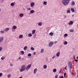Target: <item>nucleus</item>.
I'll return each mask as SVG.
<instances>
[{"mask_svg":"<svg viewBox=\"0 0 78 78\" xmlns=\"http://www.w3.org/2000/svg\"><path fill=\"white\" fill-rule=\"evenodd\" d=\"M63 4L65 6H67L68 4L69 3V2L68 0H63L62 1Z\"/></svg>","mask_w":78,"mask_h":78,"instance_id":"1","label":"nucleus"},{"mask_svg":"<svg viewBox=\"0 0 78 78\" xmlns=\"http://www.w3.org/2000/svg\"><path fill=\"white\" fill-rule=\"evenodd\" d=\"M25 70H26V65H24L21 67L20 72H22L23 71H25Z\"/></svg>","mask_w":78,"mask_h":78,"instance_id":"2","label":"nucleus"},{"mask_svg":"<svg viewBox=\"0 0 78 78\" xmlns=\"http://www.w3.org/2000/svg\"><path fill=\"white\" fill-rule=\"evenodd\" d=\"M68 67H69V69H72V67H73V66L72 65V63L71 61H69L68 62Z\"/></svg>","mask_w":78,"mask_h":78,"instance_id":"3","label":"nucleus"},{"mask_svg":"<svg viewBox=\"0 0 78 78\" xmlns=\"http://www.w3.org/2000/svg\"><path fill=\"white\" fill-rule=\"evenodd\" d=\"M31 64H30L28 65L26 68V70H29V69H30V68H31Z\"/></svg>","mask_w":78,"mask_h":78,"instance_id":"4","label":"nucleus"},{"mask_svg":"<svg viewBox=\"0 0 78 78\" xmlns=\"http://www.w3.org/2000/svg\"><path fill=\"white\" fill-rule=\"evenodd\" d=\"M54 44V42H51L49 44V47H51Z\"/></svg>","mask_w":78,"mask_h":78,"instance_id":"5","label":"nucleus"},{"mask_svg":"<svg viewBox=\"0 0 78 78\" xmlns=\"http://www.w3.org/2000/svg\"><path fill=\"white\" fill-rule=\"evenodd\" d=\"M73 23V22L72 21H70L68 23V25H72Z\"/></svg>","mask_w":78,"mask_h":78,"instance_id":"6","label":"nucleus"},{"mask_svg":"<svg viewBox=\"0 0 78 78\" xmlns=\"http://www.w3.org/2000/svg\"><path fill=\"white\" fill-rule=\"evenodd\" d=\"M4 39V38L3 37H0V44L3 41Z\"/></svg>","mask_w":78,"mask_h":78,"instance_id":"7","label":"nucleus"},{"mask_svg":"<svg viewBox=\"0 0 78 78\" xmlns=\"http://www.w3.org/2000/svg\"><path fill=\"white\" fill-rule=\"evenodd\" d=\"M34 2H32L30 4V6L31 7H33L34 6Z\"/></svg>","mask_w":78,"mask_h":78,"instance_id":"8","label":"nucleus"},{"mask_svg":"<svg viewBox=\"0 0 78 78\" xmlns=\"http://www.w3.org/2000/svg\"><path fill=\"white\" fill-rule=\"evenodd\" d=\"M36 72H37V69L35 68L34 69V74H36Z\"/></svg>","mask_w":78,"mask_h":78,"instance_id":"9","label":"nucleus"},{"mask_svg":"<svg viewBox=\"0 0 78 78\" xmlns=\"http://www.w3.org/2000/svg\"><path fill=\"white\" fill-rule=\"evenodd\" d=\"M59 55H60V52H58L56 54V56L57 57H59Z\"/></svg>","mask_w":78,"mask_h":78,"instance_id":"10","label":"nucleus"},{"mask_svg":"<svg viewBox=\"0 0 78 78\" xmlns=\"http://www.w3.org/2000/svg\"><path fill=\"white\" fill-rule=\"evenodd\" d=\"M53 34H54V33H52V32H51L49 34L51 36H53L54 35Z\"/></svg>","mask_w":78,"mask_h":78,"instance_id":"11","label":"nucleus"},{"mask_svg":"<svg viewBox=\"0 0 78 78\" xmlns=\"http://www.w3.org/2000/svg\"><path fill=\"white\" fill-rule=\"evenodd\" d=\"M5 59V57L4 56H2V57L1 58V59L3 61V60H4Z\"/></svg>","mask_w":78,"mask_h":78,"instance_id":"12","label":"nucleus"},{"mask_svg":"<svg viewBox=\"0 0 78 78\" xmlns=\"http://www.w3.org/2000/svg\"><path fill=\"white\" fill-rule=\"evenodd\" d=\"M9 30V28H6L4 29V30L6 32H7V31H8V30Z\"/></svg>","mask_w":78,"mask_h":78,"instance_id":"13","label":"nucleus"},{"mask_svg":"<svg viewBox=\"0 0 78 78\" xmlns=\"http://www.w3.org/2000/svg\"><path fill=\"white\" fill-rule=\"evenodd\" d=\"M35 33H36V30H33L32 31V34H34Z\"/></svg>","mask_w":78,"mask_h":78,"instance_id":"14","label":"nucleus"},{"mask_svg":"<svg viewBox=\"0 0 78 78\" xmlns=\"http://www.w3.org/2000/svg\"><path fill=\"white\" fill-rule=\"evenodd\" d=\"M24 14L23 13H20V16L21 17H23Z\"/></svg>","mask_w":78,"mask_h":78,"instance_id":"15","label":"nucleus"},{"mask_svg":"<svg viewBox=\"0 0 78 78\" xmlns=\"http://www.w3.org/2000/svg\"><path fill=\"white\" fill-rule=\"evenodd\" d=\"M47 65H44L43 66V68L44 69H47Z\"/></svg>","mask_w":78,"mask_h":78,"instance_id":"16","label":"nucleus"},{"mask_svg":"<svg viewBox=\"0 0 78 78\" xmlns=\"http://www.w3.org/2000/svg\"><path fill=\"white\" fill-rule=\"evenodd\" d=\"M23 37V35H20L19 36V37L20 39H22Z\"/></svg>","mask_w":78,"mask_h":78,"instance_id":"17","label":"nucleus"},{"mask_svg":"<svg viewBox=\"0 0 78 78\" xmlns=\"http://www.w3.org/2000/svg\"><path fill=\"white\" fill-rule=\"evenodd\" d=\"M12 28H13V29H14L15 30H16V29L17 28V27L16 26H13L12 27Z\"/></svg>","mask_w":78,"mask_h":78,"instance_id":"18","label":"nucleus"},{"mask_svg":"<svg viewBox=\"0 0 78 78\" xmlns=\"http://www.w3.org/2000/svg\"><path fill=\"white\" fill-rule=\"evenodd\" d=\"M30 13H31V14H33L34 12V10H32L30 11Z\"/></svg>","mask_w":78,"mask_h":78,"instance_id":"19","label":"nucleus"},{"mask_svg":"<svg viewBox=\"0 0 78 78\" xmlns=\"http://www.w3.org/2000/svg\"><path fill=\"white\" fill-rule=\"evenodd\" d=\"M11 74H9L7 75L8 78H11Z\"/></svg>","mask_w":78,"mask_h":78,"instance_id":"20","label":"nucleus"},{"mask_svg":"<svg viewBox=\"0 0 78 78\" xmlns=\"http://www.w3.org/2000/svg\"><path fill=\"white\" fill-rule=\"evenodd\" d=\"M71 10L73 12H74V11H75V10L74 9H73V8H72L71 9Z\"/></svg>","mask_w":78,"mask_h":78,"instance_id":"21","label":"nucleus"},{"mask_svg":"<svg viewBox=\"0 0 78 78\" xmlns=\"http://www.w3.org/2000/svg\"><path fill=\"white\" fill-rule=\"evenodd\" d=\"M44 51V49H41V53H43Z\"/></svg>","mask_w":78,"mask_h":78,"instance_id":"22","label":"nucleus"},{"mask_svg":"<svg viewBox=\"0 0 78 78\" xmlns=\"http://www.w3.org/2000/svg\"><path fill=\"white\" fill-rule=\"evenodd\" d=\"M27 48H28V47L27 46H25L24 48V50H26Z\"/></svg>","mask_w":78,"mask_h":78,"instance_id":"23","label":"nucleus"},{"mask_svg":"<svg viewBox=\"0 0 78 78\" xmlns=\"http://www.w3.org/2000/svg\"><path fill=\"white\" fill-rule=\"evenodd\" d=\"M10 5L12 6H14V3L13 2H12L11 3Z\"/></svg>","mask_w":78,"mask_h":78,"instance_id":"24","label":"nucleus"},{"mask_svg":"<svg viewBox=\"0 0 78 78\" xmlns=\"http://www.w3.org/2000/svg\"><path fill=\"white\" fill-rule=\"evenodd\" d=\"M38 25L39 26H42V23H41V22H39L38 23Z\"/></svg>","mask_w":78,"mask_h":78,"instance_id":"25","label":"nucleus"},{"mask_svg":"<svg viewBox=\"0 0 78 78\" xmlns=\"http://www.w3.org/2000/svg\"><path fill=\"white\" fill-rule=\"evenodd\" d=\"M28 36L29 37H31V36H32V34L31 33L29 34H28Z\"/></svg>","mask_w":78,"mask_h":78,"instance_id":"26","label":"nucleus"},{"mask_svg":"<svg viewBox=\"0 0 78 78\" xmlns=\"http://www.w3.org/2000/svg\"><path fill=\"white\" fill-rule=\"evenodd\" d=\"M47 3V2L46 1H44L43 2V4L44 5H46Z\"/></svg>","mask_w":78,"mask_h":78,"instance_id":"27","label":"nucleus"},{"mask_svg":"<svg viewBox=\"0 0 78 78\" xmlns=\"http://www.w3.org/2000/svg\"><path fill=\"white\" fill-rule=\"evenodd\" d=\"M75 2H74V1H73L72 2V6H74V5H75Z\"/></svg>","mask_w":78,"mask_h":78,"instance_id":"28","label":"nucleus"},{"mask_svg":"<svg viewBox=\"0 0 78 78\" xmlns=\"http://www.w3.org/2000/svg\"><path fill=\"white\" fill-rule=\"evenodd\" d=\"M63 44H64V45H67V41H66L64 42Z\"/></svg>","mask_w":78,"mask_h":78,"instance_id":"29","label":"nucleus"},{"mask_svg":"<svg viewBox=\"0 0 78 78\" xmlns=\"http://www.w3.org/2000/svg\"><path fill=\"white\" fill-rule=\"evenodd\" d=\"M56 69H53V72H56Z\"/></svg>","mask_w":78,"mask_h":78,"instance_id":"30","label":"nucleus"},{"mask_svg":"<svg viewBox=\"0 0 78 78\" xmlns=\"http://www.w3.org/2000/svg\"><path fill=\"white\" fill-rule=\"evenodd\" d=\"M73 31H74V30L73 29H71L69 30V31H70V32H73Z\"/></svg>","mask_w":78,"mask_h":78,"instance_id":"31","label":"nucleus"},{"mask_svg":"<svg viewBox=\"0 0 78 78\" xmlns=\"http://www.w3.org/2000/svg\"><path fill=\"white\" fill-rule=\"evenodd\" d=\"M70 10H68L67 11V13H70Z\"/></svg>","mask_w":78,"mask_h":78,"instance_id":"32","label":"nucleus"},{"mask_svg":"<svg viewBox=\"0 0 78 78\" xmlns=\"http://www.w3.org/2000/svg\"><path fill=\"white\" fill-rule=\"evenodd\" d=\"M30 50H34V48H33V47H31V48H30Z\"/></svg>","mask_w":78,"mask_h":78,"instance_id":"33","label":"nucleus"},{"mask_svg":"<svg viewBox=\"0 0 78 78\" xmlns=\"http://www.w3.org/2000/svg\"><path fill=\"white\" fill-rule=\"evenodd\" d=\"M27 9L28 11H30V10H31V8H27Z\"/></svg>","mask_w":78,"mask_h":78,"instance_id":"34","label":"nucleus"},{"mask_svg":"<svg viewBox=\"0 0 78 78\" xmlns=\"http://www.w3.org/2000/svg\"><path fill=\"white\" fill-rule=\"evenodd\" d=\"M21 53L22 55H24V51H21Z\"/></svg>","mask_w":78,"mask_h":78,"instance_id":"35","label":"nucleus"},{"mask_svg":"<svg viewBox=\"0 0 78 78\" xmlns=\"http://www.w3.org/2000/svg\"><path fill=\"white\" fill-rule=\"evenodd\" d=\"M67 36H68V34H66L64 35V36H65V37H67Z\"/></svg>","mask_w":78,"mask_h":78,"instance_id":"36","label":"nucleus"},{"mask_svg":"<svg viewBox=\"0 0 78 78\" xmlns=\"http://www.w3.org/2000/svg\"><path fill=\"white\" fill-rule=\"evenodd\" d=\"M0 33H2V34H3V33H4V31H3V30H1L0 31Z\"/></svg>","mask_w":78,"mask_h":78,"instance_id":"37","label":"nucleus"},{"mask_svg":"<svg viewBox=\"0 0 78 78\" xmlns=\"http://www.w3.org/2000/svg\"><path fill=\"white\" fill-rule=\"evenodd\" d=\"M2 75H3V73H0V77L2 76Z\"/></svg>","mask_w":78,"mask_h":78,"instance_id":"38","label":"nucleus"},{"mask_svg":"<svg viewBox=\"0 0 78 78\" xmlns=\"http://www.w3.org/2000/svg\"><path fill=\"white\" fill-rule=\"evenodd\" d=\"M63 17H64V19H66V18L67 17V16H66V15H64L63 16Z\"/></svg>","mask_w":78,"mask_h":78,"instance_id":"39","label":"nucleus"},{"mask_svg":"<svg viewBox=\"0 0 78 78\" xmlns=\"http://www.w3.org/2000/svg\"><path fill=\"white\" fill-rule=\"evenodd\" d=\"M56 58V56L54 55L52 57V59H54V58Z\"/></svg>","mask_w":78,"mask_h":78,"instance_id":"40","label":"nucleus"},{"mask_svg":"<svg viewBox=\"0 0 78 78\" xmlns=\"http://www.w3.org/2000/svg\"><path fill=\"white\" fill-rule=\"evenodd\" d=\"M28 56H31V54L29 53L28 55Z\"/></svg>","mask_w":78,"mask_h":78,"instance_id":"41","label":"nucleus"},{"mask_svg":"<svg viewBox=\"0 0 78 78\" xmlns=\"http://www.w3.org/2000/svg\"><path fill=\"white\" fill-rule=\"evenodd\" d=\"M2 49H3V48L2 47H0V51H2Z\"/></svg>","mask_w":78,"mask_h":78,"instance_id":"42","label":"nucleus"},{"mask_svg":"<svg viewBox=\"0 0 78 78\" xmlns=\"http://www.w3.org/2000/svg\"><path fill=\"white\" fill-rule=\"evenodd\" d=\"M61 70H62V69H61L59 71V74H61Z\"/></svg>","mask_w":78,"mask_h":78,"instance_id":"43","label":"nucleus"},{"mask_svg":"<svg viewBox=\"0 0 78 78\" xmlns=\"http://www.w3.org/2000/svg\"><path fill=\"white\" fill-rule=\"evenodd\" d=\"M58 74H56L55 75V78H58Z\"/></svg>","mask_w":78,"mask_h":78,"instance_id":"44","label":"nucleus"},{"mask_svg":"<svg viewBox=\"0 0 78 78\" xmlns=\"http://www.w3.org/2000/svg\"><path fill=\"white\" fill-rule=\"evenodd\" d=\"M10 66H13V64H10Z\"/></svg>","mask_w":78,"mask_h":78,"instance_id":"45","label":"nucleus"},{"mask_svg":"<svg viewBox=\"0 0 78 78\" xmlns=\"http://www.w3.org/2000/svg\"><path fill=\"white\" fill-rule=\"evenodd\" d=\"M4 1H5V0H2L1 1V3H3V2H4Z\"/></svg>","mask_w":78,"mask_h":78,"instance_id":"46","label":"nucleus"},{"mask_svg":"<svg viewBox=\"0 0 78 78\" xmlns=\"http://www.w3.org/2000/svg\"><path fill=\"white\" fill-rule=\"evenodd\" d=\"M59 78H64V77L63 76H61L59 77Z\"/></svg>","mask_w":78,"mask_h":78,"instance_id":"47","label":"nucleus"},{"mask_svg":"<svg viewBox=\"0 0 78 78\" xmlns=\"http://www.w3.org/2000/svg\"><path fill=\"white\" fill-rule=\"evenodd\" d=\"M65 70H67V66H66L65 67Z\"/></svg>","mask_w":78,"mask_h":78,"instance_id":"48","label":"nucleus"},{"mask_svg":"<svg viewBox=\"0 0 78 78\" xmlns=\"http://www.w3.org/2000/svg\"><path fill=\"white\" fill-rule=\"evenodd\" d=\"M56 43H57V41H55L54 42V44H56Z\"/></svg>","mask_w":78,"mask_h":78,"instance_id":"49","label":"nucleus"},{"mask_svg":"<svg viewBox=\"0 0 78 78\" xmlns=\"http://www.w3.org/2000/svg\"><path fill=\"white\" fill-rule=\"evenodd\" d=\"M66 73H64V76H66Z\"/></svg>","mask_w":78,"mask_h":78,"instance_id":"50","label":"nucleus"},{"mask_svg":"<svg viewBox=\"0 0 78 78\" xmlns=\"http://www.w3.org/2000/svg\"><path fill=\"white\" fill-rule=\"evenodd\" d=\"M75 61H76V62H77L78 61V60L76 59L75 60Z\"/></svg>","mask_w":78,"mask_h":78,"instance_id":"51","label":"nucleus"},{"mask_svg":"<svg viewBox=\"0 0 78 78\" xmlns=\"http://www.w3.org/2000/svg\"><path fill=\"white\" fill-rule=\"evenodd\" d=\"M34 55H36V52H34Z\"/></svg>","mask_w":78,"mask_h":78,"instance_id":"52","label":"nucleus"},{"mask_svg":"<svg viewBox=\"0 0 78 78\" xmlns=\"http://www.w3.org/2000/svg\"><path fill=\"white\" fill-rule=\"evenodd\" d=\"M18 59H21V57H19L18 58Z\"/></svg>","mask_w":78,"mask_h":78,"instance_id":"53","label":"nucleus"},{"mask_svg":"<svg viewBox=\"0 0 78 78\" xmlns=\"http://www.w3.org/2000/svg\"><path fill=\"white\" fill-rule=\"evenodd\" d=\"M70 0H68V2H69L70 3Z\"/></svg>","mask_w":78,"mask_h":78,"instance_id":"54","label":"nucleus"},{"mask_svg":"<svg viewBox=\"0 0 78 78\" xmlns=\"http://www.w3.org/2000/svg\"><path fill=\"white\" fill-rule=\"evenodd\" d=\"M73 16H74V15H72V17H73Z\"/></svg>","mask_w":78,"mask_h":78,"instance_id":"55","label":"nucleus"},{"mask_svg":"<svg viewBox=\"0 0 78 78\" xmlns=\"http://www.w3.org/2000/svg\"><path fill=\"white\" fill-rule=\"evenodd\" d=\"M77 78H78V72L77 73Z\"/></svg>","mask_w":78,"mask_h":78,"instance_id":"56","label":"nucleus"},{"mask_svg":"<svg viewBox=\"0 0 78 78\" xmlns=\"http://www.w3.org/2000/svg\"><path fill=\"white\" fill-rule=\"evenodd\" d=\"M73 58L74 59H75V57H73Z\"/></svg>","mask_w":78,"mask_h":78,"instance_id":"57","label":"nucleus"},{"mask_svg":"<svg viewBox=\"0 0 78 78\" xmlns=\"http://www.w3.org/2000/svg\"><path fill=\"white\" fill-rule=\"evenodd\" d=\"M22 60H23L24 59H23V58H22Z\"/></svg>","mask_w":78,"mask_h":78,"instance_id":"58","label":"nucleus"},{"mask_svg":"<svg viewBox=\"0 0 78 78\" xmlns=\"http://www.w3.org/2000/svg\"><path fill=\"white\" fill-rule=\"evenodd\" d=\"M75 55H74L73 56V57H75Z\"/></svg>","mask_w":78,"mask_h":78,"instance_id":"59","label":"nucleus"},{"mask_svg":"<svg viewBox=\"0 0 78 78\" xmlns=\"http://www.w3.org/2000/svg\"><path fill=\"white\" fill-rule=\"evenodd\" d=\"M14 3H15V4H16V2H14Z\"/></svg>","mask_w":78,"mask_h":78,"instance_id":"60","label":"nucleus"},{"mask_svg":"<svg viewBox=\"0 0 78 78\" xmlns=\"http://www.w3.org/2000/svg\"><path fill=\"white\" fill-rule=\"evenodd\" d=\"M77 59H78V56L77 57Z\"/></svg>","mask_w":78,"mask_h":78,"instance_id":"61","label":"nucleus"},{"mask_svg":"<svg viewBox=\"0 0 78 78\" xmlns=\"http://www.w3.org/2000/svg\"><path fill=\"white\" fill-rule=\"evenodd\" d=\"M1 11V9H0V12Z\"/></svg>","mask_w":78,"mask_h":78,"instance_id":"62","label":"nucleus"},{"mask_svg":"<svg viewBox=\"0 0 78 78\" xmlns=\"http://www.w3.org/2000/svg\"><path fill=\"white\" fill-rule=\"evenodd\" d=\"M65 76H64V77H65Z\"/></svg>","mask_w":78,"mask_h":78,"instance_id":"63","label":"nucleus"},{"mask_svg":"<svg viewBox=\"0 0 78 78\" xmlns=\"http://www.w3.org/2000/svg\"><path fill=\"white\" fill-rule=\"evenodd\" d=\"M70 71H71V69H70Z\"/></svg>","mask_w":78,"mask_h":78,"instance_id":"64","label":"nucleus"}]
</instances>
